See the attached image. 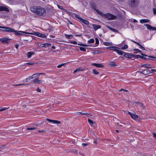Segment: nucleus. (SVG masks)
<instances>
[{
    "mask_svg": "<svg viewBox=\"0 0 156 156\" xmlns=\"http://www.w3.org/2000/svg\"><path fill=\"white\" fill-rule=\"evenodd\" d=\"M9 40V39L7 38L3 37L0 39V41L2 43H7Z\"/></svg>",
    "mask_w": 156,
    "mask_h": 156,
    "instance_id": "15",
    "label": "nucleus"
},
{
    "mask_svg": "<svg viewBox=\"0 0 156 156\" xmlns=\"http://www.w3.org/2000/svg\"><path fill=\"white\" fill-rule=\"evenodd\" d=\"M60 123L61 122L59 121L49 119V127H53L55 124Z\"/></svg>",
    "mask_w": 156,
    "mask_h": 156,
    "instance_id": "4",
    "label": "nucleus"
},
{
    "mask_svg": "<svg viewBox=\"0 0 156 156\" xmlns=\"http://www.w3.org/2000/svg\"><path fill=\"white\" fill-rule=\"evenodd\" d=\"M131 55H132V57L134 58H140V55H134L133 54H131Z\"/></svg>",
    "mask_w": 156,
    "mask_h": 156,
    "instance_id": "28",
    "label": "nucleus"
},
{
    "mask_svg": "<svg viewBox=\"0 0 156 156\" xmlns=\"http://www.w3.org/2000/svg\"><path fill=\"white\" fill-rule=\"evenodd\" d=\"M35 129V128L34 127L32 128H27V130H32Z\"/></svg>",
    "mask_w": 156,
    "mask_h": 156,
    "instance_id": "48",
    "label": "nucleus"
},
{
    "mask_svg": "<svg viewBox=\"0 0 156 156\" xmlns=\"http://www.w3.org/2000/svg\"><path fill=\"white\" fill-rule=\"evenodd\" d=\"M134 51H137L138 52L140 53H142V51L139 50V49H133V50Z\"/></svg>",
    "mask_w": 156,
    "mask_h": 156,
    "instance_id": "44",
    "label": "nucleus"
},
{
    "mask_svg": "<svg viewBox=\"0 0 156 156\" xmlns=\"http://www.w3.org/2000/svg\"><path fill=\"white\" fill-rule=\"evenodd\" d=\"M70 43L71 44H77V42L76 41H71L70 42Z\"/></svg>",
    "mask_w": 156,
    "mask_h": 156,
    "instance_id": "50",
    "label": "nucleus"
},
{
    "mask_svg": "<svg viewBox=\"0 0 156 156\" xmlns=\"http://www.w3.org/2000/svg\"><path fill=\"white\" fill-rule=\"evenodd\" d=\"M104 44L106 46H111L112 45V43L108 42H104Z\"/></svg>",
    "mask_w": 156,
    "mask_h": 156,
    "instance_id": "29",
    "label": "nucleus"
},
{
    "mask_svg": "<svg viewBox=\"0 0 156 156\" xmlns=\"http://www.w3.org/2000/svg\"><path fill=\"white\" fill-rule=\"evenodd\" d=\"M0 28L3 29V30H1V31L5 32H9V31H12V28L9 27H4L0 26Z\"/></svg>",
    "mask_w": 156,
    "mask_h": 156,
    "instance_id": "8",
    "label": "nucleus"
},
{
    "mask_svg": "<svg viewBox=\"0 0 156 156\" xmlns=\"http://www.w3.org/2000/svg\"><path fill=\"white\" fill-rule=\"evenodd\" d=\"M27 34H30L31 35H36L38 37H40L41 35V33H39L38 32H34L33 33H27Z\"/></svg>",
    "mask_w": 156,
    "mask_h": 156,
    "instance_id": "14",
    "label": "nucleus"
},
{
    "mask_svg": "<svg viewBox=\"0 0 156 156\" xmlns=\"http://www.w3.org/2000/svg\"><path fill=\"white\" fill-rule=\"evenodd\" d=\"M9 10L8 8L4 6H0V11H7Z\"/></svg>",
    "mask_w": 156,
    "mask_h": 156,
    "instance_id": "17",
    "label": "nucleus"
},
{
    "mask_svg": "<svg viewBox=\"0 0 156 156\" xmlns=\"http://www.w3.org/2000/svg\"><path fill=\"white\" fill-rule=\"evenodd\" d=\"M41 46L42 47H47L49 46V43H45L41 44Z\"/></svg>",
    "mask_w": 156,
    "mask_h": 156,
    "instance_id": "26",
    "label": "nucleus"
},
{
    "mask_svg": "<svg viewBox=\"0 0 156 156\" xmlns=\"http://www.w3.org/2000/svg\"><path fill=\"white\" fill-rule=\"evenodd\" d=\"M79 48L82 51H86V49L84 48H83L81 47H79Z\"/></svg>",
    "mask_w": 156,
    "mask_h": 156,
    "instance_id": "40",
    "label": "nucleus"
},
{
    "mask_svg": "<svg viewBox=\"0 0 156 156\" xmlns=\"http://www.w3.org/2000/svg\"><path fill=\"white\" fill-rule=\"evenodd\" d=\"M55 47L54 46H52L51 47V49H55Z\"/></svg>",
    "mask_w": 156,
    "mask_h": 156,
    "instance_id": "63",
    "label": "nucleus"
},
{
    "mask_svg": "<svg viewBox=\"0 0 156 156\" xmlns=\"http://www.w3.org/2000/svg\"><path fill=\"white\" fill-rule=\"evenodd\" d=\"M136 104L138 105H139L141 107L143 106V104L140 102H136Z\"/></svg>",
    "mask_w": 156,
    "mask_h": 156,
    "instance_id": "45",
    "label": "nucleus"
},
{
    "mask_svg": "<svg viewBox=\"0 0 156 156\" xmlns=\"http://www.w3.org/2000/svg\"><path fill=\"white\" fill-rule=\"evenodd\" d=\"M57 6H58V8L60 9H63L62 6H61L59 5H57Z\"/></svg>",
    "mask_w": 156,
    "mask_h": 156,
    "instance_id": "54",
    "label": "nucleus"
},
{
    "mask_svg": "<svg viewBox=\"0 0 156 156\" xmlns=\"http://www.w3.org/2000/svg\"><path fill=\"white\" fill-rule=\"evenodd\" d=\"M9 107L6 108V107H4L3 108H1L0 109V112H2L4 111L5 110H6L8 109Z\"/></svg>",
    "mask_w": 156,
    "mask_h": 156,
    "instance_id": "37",
    "label": "nucleus"
},
{
    "mask_svg": "<svg viewBox=\"0 0 156 156\" xmlns=\"http://www.w3.org/2000/svg\"><path fill=\"white\" fill-rule=\"evenodd\" d=\"M131 41L133 42L134 43H135V44H137L138 43V42L134 41H133V40H131Z\"/></svg>",
    "mask_w": 156,
    "mask_h": 156,
    "instance_id": "59",
    "label": "nucleus"
},
{
    "mask_svg": "<svg viewBox=\"0 0 156 156\" xmlns=\"http://www.w3.org/2000/svg\"><path fill=\"white\" fill-rule=\"evenodd\" d=\"M140 54L141 55H142L143 56H146V57L147 56V55H146V54H144L143 53H142V52L140 53Z\"/></svg>",
    "mask_w": 156,
    "mask_h": 156,
    "instance_id": "57",
    "label": "nucleus"
},
{
    "mask_svg": "<svg viewBox=\"0 0 156 156\" xmlns=\"http://www.w3.org/2000/svg\"><path fill=\"white\" fill-rule=\"evenodd\" d=\"M131 54H133L131 53H127L125 52L123 55L126 58H132V55H131Z\"/></svg>",
    "mask_w": 156,
    "mask_h": 156,
    "instance_id": "13",
    "label": "nucleus"
},
{
    "mask_svg": "<svg viewBox=\"0 0 156 156\" xmlns=\"http://www.w3.org/2000/svg\"><path fill=\"white\" fill-rule=\"evenodd\" d=\"M101 53V51H95L93 53L94 54H96V53Z\"/></svg>",
    "mask_w": 156,
    "mask_h": 156,
    "instance_id": "46",
    "label": "nucleus"
},
{
    "mask_svg": "<svg viewBox=\"0 0 156 156\" xmlns=\"http://www.w3.org/2000/svg\"><path fill=\"white\" fill-rule=\"evenodd\" d=\"M153 11L154 14L155 15H156V9H153Z\"/></svg>",
    "mask_w": 156,
    "mask_h": 156,
    "instance_id": "52",
    "label": "nucleus"
},
{
    "mask_svg": "<svg viewBox=\"0 0 156 156\" xmlns=\"http://www.w3.org/2000/svg\"><path fill=\"white\" fill-rule=\"evenodd\" d=\"M95 44H96V46H98L99 44V41L98 39L97 38H95Z\"/></svg>",
    "mask_w": 156,
    "mask_h": 156,
    "instance_id": "35",
    "label": "nucleus"
},
{
    "mask_svg": "<svg viewBox=\"0 0 156 156\" xmlns=\"http://www.w3.org/2000/svg\"><path fill=\"white\" fill-rule=\"evenodd\" d=\"M93 73L95 75H98L99 73V72L97 71V70L95 69H93Z\"/></svg>",
    "mask_w": 156,
    "mask_h": 156,
    "instance_id": "34",
    "label": "nucleus"
},
{
    "mask_svg": "<svg viewBox=\"0 0 156 156\" xmlns=\"http://www.w3.org/2000/svg\"><path fill=\"white\" fill-rule=\"evenodd\" d=\"M128 48V46L127 45H125L123 47L121 48V49L123 50L124 49H127Z\"/></svg>",
    "mask_w": 156,
    "mask_h": 156,
    "instance_id": "41",
    "label": "nucleus"
},
{
    "mask_svg": "<svg viewBox=\"0 0 156 156\" xmlns=\"http://www.w3.org/2000/svg\"><path fill=\"white\" fill-rule=\"evenodd\" d=\"M105 16L106 18H108V20H112L115 19L116 17L111 13H108L105 14Z\"/></svg>",
    "mask_w": 156,
    "mask_h": 156,
    "instance_id": "6",
    "label": "nucleus"
},
{
    "mask_svg": "<svg viewBox=\"0 0 156 156\" xmlns=\"http://www.w3.org/2000/svg\"><path fill=\"white\" fill-rule=\"evenodd\" d=\"M144 25L146 26L147 29L149 30H156V27H153L149 24H145Z\"/></svg>",
    "mask_w": 156,
    "mask_h": 156,
    "instance_id": "10",
    "label": "nucleus"
},
{
    "mask_svg": "<svg viewBox=\"0 0 156 156\" xmlns=\"http://www.w3.org/2000/svg\"><path fill=\"white\" fill-rule=\"evenodd\" d=\"M92 66H94L96 67H101L102 68L104 67V66L102 64H97L94 63L92 65Z\"/></svg>",
    "mask_w": 156,
    "mask_h": 156,
    "instance_id": "16",
    "label": "nucleus"
},
{
    "mask_svg": "<svg viewBox=\"0 0 156 156\" xmlns=\"http://www.w3.org/2000/svg\"><path fill=\"white\" fill-rule=\"evenodd\" d=\"M131 117L132 119L135 120L138 119V116L134 114H133Z\"/></svg>",
    "mask_w": 156,
    "mask_h": 156,
    "instance_id": "21",
    "label": "nucleus"
},
{
    "mask_svg": "<svg viewBox=\"0 0 156 156\" xmlns=\"http://www.w3.org/2000/svg\"><path fill=\"white\" fill-rule=\"evenodd\" d=\"M41 73H36L33 74L32 76H30L27 78L25 79V82L27 83L29 82L31 79H32L36 77L37 76H39L41 74H42Z\"/></svg>",
    "mask_w": 156,
    "mask_h": 156,
    "instance_id": "3",
    "label": "nucleus"
},
{
    "mask_svg": "<svg viewBox=\"0 0 156 156\" xmlns=\"http://www.w3.org/2000/svg\"><path fill=\"white\" fill-rule=\"evenodd\" d=\"M107 27L110 30H112V31L113 32H116L117 33H118L119 32L116 29H114L108 26H107Z\"/></svg>",
    "mask_w": 156,
    "mask_h": 156,
    "instance_id": "24",
    "label": "nucleus"
},
{
    "mask_svg": "<svg viewBox=\"0 0 156 156\" xmlns=\"http://www.w3.org/2000/svg\"><path fill=\"white\" fill-rule=\"evenodd\" d=\"M83 115H86L88 117H89V115H91L90 114H89L88 113H84V114H83Z\"/></svg>",
    "mask_w": 156,
    "mask_h": 156,
    "instance_id": "53",
    "label": "nucleus"
},
{
    "mask_svg": "<svg viewBox=\"0 0 156 156\" xmlns=\"http://www.w3.org/2000/svg\"><path fill=\"white\" fill-rule=\"evenodd\" d=\"M141 67H144L147 68H152V66L150 64L147 63L142 65Z\"/></svg>",
    "mask_w": 156,
    "mask_h": 156,
    "instance_id": "12",
    "label": "nucleus"
},
{
    "mask_svg": "<svg viewBox=\"0 0 156 156\" xmlns=\"http://www.w3.org/2000/svg\"><path fill=\"white\" fill-rule=\"evenodd\" d=\"M151 70L153 72H156V69H151Z\"/></svg>",
    "mask_w": 156,
    "mask_h": 156,
    "instance_id": "64",
    "label": "nucleus"
},
{
    "mask_svg": "<svg viewBox=\"0 0 156 156\" xmlns=\"http://www.w3.org/2000/svg\"><path fill=\"white\" fill-rule=\"evenodd\" d=\"M82 145L83 146H84L85 147L87 145V144L86 143H83L82 144Z\"/></svg>",
    "mask_w": 156,
    "mask_h": 156,
    "instance_id": "58",
    "label": "nucleus"
},
{
    "mask_svg": "<svg viewBox=\"0 0 156 156\" xmlns=\"http://www.w3.org/2000/svg\"><path fill=\"white\" fill-rule=\"evenodd\" d=\"M123 90L124 91L128 92V91L127 90L123 89H121L119 91H122V90Z\"/></svg>",
    "mask_w": 156,
    "mask_h": 156,
    "instance_id": "56",
    "label": "nucleus"
},
{
    "mask_svg": "<svg viewBox=\"0 0 156 156\" xmlns=\"http://www.w3.org/2000/svg\"><path fill=\"white\" fill-rule=\"evenodd\" d=\"M34 53L33 52H28L27 54V56L28 58H30L32 55H34Z\"/></svg>",
    "mask_w": 156,
    "mask_h": 156,
    "instance_id": "22",
    "label": "nucleus"
},
{
    "mask_svg": "<svg viewBox=\"0 0 156 156\" xmlns=\"http://www.w3.org/2000/svg\"><path fill=\"white\" fill-rule=\"evenodd\" d=\"M40 37H43V38H45L46 37V35L44 34H41V35Z\"/></svg>",
    "mask_w": 156,
    "mask_h": 156,
    "instance_id": "47",
    "label": "nucleus"
},
{
    "mask_svg": "<svg viewBox=\"0 0 156 156\" xmlns=\"http://www.w3.org/2000/svg\"><path fill=\"white\" fill-rule=\"evenodd\" d=\"M65 37L68 39H72L73 37L72 35H68L67 34H65Z\"/></svg>",
    "mask_w": 156,
    "mask_h": 156,
    "instance_id": "27",
    "label": "nucleus"
},
{
    "mask_svg": "<svg viewBox=\"0 0 156 156\" xmlns=\"http://www.w3.org/2000/svg\"><path fill=\"white\" fill-rule=\"evenodd\" d=\"M83 70L81 69V68L80 67L78 69H76L73 72V73H76L77 72H79V71H83Z\"/></svg>",
    "mask_w": 156,
    "mask_h": 156,
    "instance_id": "30",
    "label": "nucleus"
},
{
    "mask_svg": "<svg viewBox=\"0 0 156 156\" xmlns=\"http://www.w3.org/2000/svg\"><path fill=\"white\" fill-rule=\"evenodd\" d=\"M37 91L38 92H41V90L40 89L38 88L37 89Z\"/></svg>",
    "mask_w": 156,
    "mask_h": 156,
    "instance_id": "60",
    "label": "nucleus"
},
{
    "mask_svg": "<svg viewBox=\"0 0 156 156\" xmlns=\"http://www.w3.org/2000/svg\"><path fill=\"white\" fill-rule=\"evenodd\" d=\"M108 65L111 66H116V64L114 62H111Z\"/></svg>",
    "mask_w": 156,
    "mask_h": 156,
    "instance_id": "25",
    "label": "nucleus"
},
{
    "mask_svg": "<svg viewBox=\"0 0 156 156\" xmlns=\"http://www.w3.org/2000/svg\"><path fill=\"white\" fill-rule=\"evenodd\" d=\"M125 52L123 51L119 50L118 52V54L120 55H122L123 54H125Z\"/></svg>",
    "mask_w": 156,
    "mask_h": 156,
    "instance_id": "32",
    "label": "nucleus"
},
{
    "mask_svg": "<svg viewBox=\"0 0 156 156\" xmlns=\"http://www.w3.org/2000/svg\"><path fill=\"white\" fill-rule=\"evenodd\" d=\"M75 16L76 18H78L80 20L81 19H82L80 16L79 15H77L76 14H75Z\"/></svg>",
    "mask_w": 156,
    "mask_h": 156,
    "instance_id": "39",
    "label": "nucleus"
},
{
    "mask_svg": "<svg viewBox=\"0 0 156 156\" xmlns=\"http://www.w3.org/2000/svg\"><path fill=\"white\" fill-rule=\"evenodd\" d=\"M30 10L36 14L42 15L45 12V9L40 6H34L30 8Z\"/></svg>",
    "mask_w": 156,
    "mask_h": 156,
    "instance_id": "1",
    "label": "nucleus"
},
{
    "mask_svg": "<svg viewBox=\"0 0 156 156\" xmlns=\"http://www.w3.org/2000/svg\"><path fill=\"white\" fill-rule=\"evenodd\" d=\"M91 6L92 8L97 12L98 14L101 15L102 14V13L101 12H100L97 9L96 6L95 4L94 3L92 4Z\"/></svg>",
    "mask_w": 156,
    "mask_h": 156,
    "instance_id": "9",
    "label": "nucleus"
},
{
    "mask_svg": "<svg viewBox=\"0 0 156 156\" xmlns=\"http://www.w3.org/2000/svg\"><path fill=\"white\" fill-rule=\"evenodd\" d=\"M0 28L3 29V30H1V31L5 32H9V31H12V28L9 27H4L0 26Z\"/></svg>",
    "mask_w": 156,
    "mask_h": 156,
    "instance_id": "7",
    "label": "nucleus"
},
{
    "mask_svg": "<svg viewBox=\"0 0 156 156\" xmlns=\"http://www.w3.org/2000/svg\"><path fill=\"white\" fill-rule=\"evenodd\" d=\"M128 4L130 7L132 8L136 7L139 4V0H128Z\"/></svg>",
    "mask_w": 156,
    "mask_h": 156,
    "instance_id": "2",
    "label": "nucleus"
},
{
    "mask_svg": "<svg viewBox=\"0 0 156 156\" xmlns=\"http://www.w3.org/2000/svg\"><path fill=\"white\" fill-rule=\"evenodd\" d=\"M82 46H84V47H87V46H88L87 45H86V44H82Z\"/></svg>",
    "mask_w": 156,
    "mask_h": 156,
    "instance_id": "61",
    "label": "nucleus"
},
{
    "mask_svg": "<svg viewBox=\"0 0 156 156\" xmlns=\"http://www.w3.org/2000/svg\"><path fill=\"white\" fill-rule=\"evenodd\" d=\"M71 151L74 153H76L77 154H78V151L76 150L72 149L71 150Z\"/></svg>",
    "mask_w": 156,
    "mask_h": 156,
    "instance_id": "42",
    "label": "nucleus"
},
{
    "mask_svg": "<svg viewBox=\"0 0 156 156\" xmlns=\"http://www.w3.org/2000/svg\"><path fill=\"white\" fill-rule=\"evenodd\" d=\"M140 72L141 73L144 74V75H147L151 73L149 70L147 69H144L143 70L142 72L140 71Z\"/></svg>",
    "mask_w": 156,
    "mask_h": 156,
    "instance_id": "11",
    "label": "nucleus"
},
{
    "mask_svg": "<svg viewBox=\"0 0 156 156\" xmlns=\"http://www.w3.org/2000/svg\"><path fill=\"white\" fill-rule=\"evenodd\" d=\"M93 26L95 30H97L101 28V26L98 25L93 24Z\"/></svg>",
    "mask_w": 156,
    "mask_h": 156,
    "instance_id": "19",
    "label": "nucleus"
},
{
    "mask_svg": "<svg viewBox=\"0 0 156 156\" xmlns=\"http://www.w3.org/2000/svg\"><path fill=\"white\" fill-rule=\"evenodd\" d=\"M87 42L88 43H92L94 42V40L93 39H90V40L88 41Z\"/></svg>",
    "mask_w": 156,
    "mask_h": 156,
    "instance_id": "33",
    "label": "nucleus"
},
{
    "mask_svg": "<svg viewBox=\"0 0 156 156\" xmlns=\"http://www.w3.org/2000/svg\"><path fill=\"white\" fill-rule=\"evenodd\" d=\"M113 50H114L115 51H116L117 53H118V51H119V50H118L115 48L114 49H113Z\"/></svg>",
    "mask_w": 156,
    "mask_h": 156,
    "instance_id": "55",
    "label": "nucleus"
},
{
    "mask_svg": "<svg viewBox=\"0 0 156 156\" xmlns=\"http://www.w3.org/2000/svg\"><path fill=\"white\" fill-rule=\"evenodd\" d=\"M140 58H141L142 59H144L145 60H147V58H146L145 57H144V56H141V55H140Z\"/></svg>",
    "mask_w": 156,
    "mask_h": 156,
    "instance_id": "51",
    "label": "nucleus"
},
{
    "mask_svg": "<svg viewBox=\"0 0 156 156\" xmlns=\"http://www.w3.org/2000/svg\"><path fill=\"white\" fill-rule=\"evenodd\" d=\"M50 36L52 38H54L55 37V36H54L51 35H50Z\"/></svg>",
    "mask_w": 156,
    "mask_h": 156,
    "instance_id": "62",
    "label": "nucleus"
},
{
    "mask_svg": "<svg viewBox=\"0 0 156 156\" xmlns=\"http://www.w3.org/2000/svg\"><path fill=\"white\" fill-rule=\"evenodd\" d=\"M137 45L139 46L140 48L141 49H142L143 50H145L144 48L143 47V46L142 45H141V44H139L138 43L137 44Z\"/></svg>",
    "mask_w": 156,
    "mask_h": 156,
    "instance_id": "36",
    "label": "nucleus"
},
{
    "mask_svg": "<svg viewBox=\"0 0 156 156\" xmlns=\"http://www.w3.org/2000/svg\"><path fill=\"white\" fill-rule=\"evenodd\" d=\"M149 20L148 19H142L140 20V23H144L149 22Z\"/></svg>",
    "mask_w": 156,
    "mask_h": 156,
    "instance_id": "23",
    "label": "nucleus"
},
{
    "mask_svg": "<svg viewBox=\"0 0 156 156\" xmlns=\"http://www.w3.org/2000/svg\"><path fill=\"white\" fill-rule=\"evenodd\" d=\"M27 84H28L27 83H20V84H15L14 85V86H21V85H26Z\"/></svg>",
    "mask_w": 156,
    "mask_h": 156,
    "instance_id": "38",
    "label": "nucleus"
},
{
    "mask_svg": "<svg viewBox=\"0 0 156 156\" xmlns=\"http://www.w3.org/2000/svg\"><path fill=\"white\" fill-rule=\"evenodd\" d=\"M116 48V47L115 46H113L112 47H107L106 48L108 49H110L111 50H113V49H114L115 48Z\"/></svg>",
    "mask_w": 156,
    "mask_h": 156,
    "instance_id": "43",
    "label": "nucleus"
},
{
    "mask_svg": "<svg viewBox=\"0 0 156 156\" xmlns=\"http://www.w3.org/2000/svg\"><path fill=\"white\" fill-rule=\"evenodd\" d=\"M65 63H63L62 64H61L60 65H58L57 66V68H61L62 66L64 65L65 64Z\"/></svg>",
    "mask_w": 156,
    "mask_h": 156,
    "instance_id": "49",
    "label": "nucleus"
},
{
    "mask_svg": "<svg viewBox=\"0 0 156 156\" xmlns=\"http://www.w3.org/2000/svg\"><path fill=\"white\" fill-rule=\"evenodd\" d=\"M80 21L81 22H82L85 25H88L89 24V23L88 21L85 20L82 18L81 19Z\"/></svg>",
    "mask_w": 156,
    "mask_h": 156,
    "instance_id": "18",
    "label": "nucleus"
},
{
    "mask_svg": "<svg viewBox=\"0 0 156 156\" xmlns=\"http://www.w3.org/2000/svg\"><path fill=\"white\" fill-rule=\"evenodd\" d=\"M12 31H9V32H14L15 33V34L16 35L18 36H21L22 34L20 33H23L25 34H27V32H25L24 31H16V30H15L13 29L12 28Z\"/></svg>",
    "mask_w": 156,
    "mask_h": 156,
    "instance_id": "5",
    "label": "nucleus"
},
{
    "mask_svg": "<svg viewBox=\"0 0 156 156\" xmlns=\"http://www.w3.org/2000/svg\"><path fill=\"white\" fill-rule=\"evenodd\" d=\"M33 82L35 83H41V81L39 80V79L37 78L34 79Z\"/></svg>",
    "mask_w": 156,
    "mask_h": 156,
    "instance_id": "20",
    "label": "nucleus"
},
{
    "mask_svg": "<svg viewBox=\"0 0 156 156\" xmlns=\"http://www.w3.org/2000/svg\"><path fill=\"white\" fill-rule=\"evenodd\" d=\"M88 121L89 123L90 124L91 126H92V125L94 124L95 123V122H93L92 120H90L89 119H88Z\"/></svg>",
    "mask_w": 156,
    "mask_h": 156,
    "instance_id": "31",
    "label": "nucleus"
}]
</instances>
